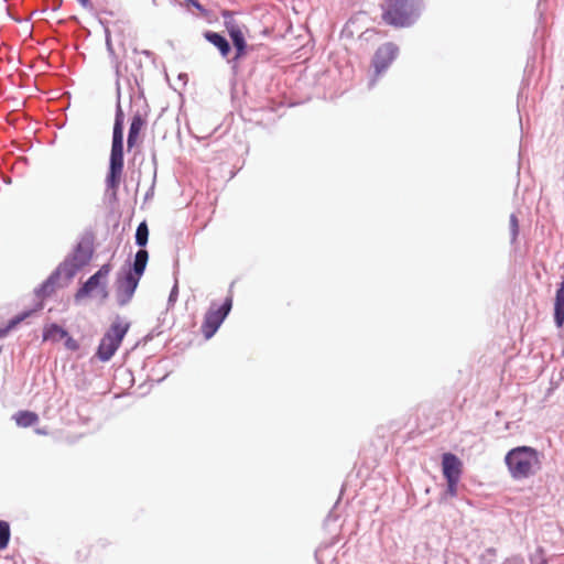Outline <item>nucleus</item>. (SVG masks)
I'll return each instance as SVG.
<instances>
[{"label":"nucleus","instance_id":"f257e3e1","mask_svg":"<svg viewBox=\"0 0 564 564\" xmlns=\"http://www.w3.org/2000/svg\"><path fill=\"white\" fill-rule=\"evenodd\" d=\"M505 463L510 476L521 480L533 476L541 469L539 452L531 446H518L505 456Z\"/></svg>","mask_w":564,"mask_h":564},{"label":"nucleus","instance_id":"f03ea898","mask_svg":"<svg viewBox=\"0 0 564 564\" xmlns=\"http://www.w3.org/2000/svg\"><path fill=\"white\" fill-rule=\"evenodd\" d=\"M381 10L382 21L393 28H409L420 15L417 0H386Z\"/></svg>","mask_w":564,"mask_h":564},{"label":"nucleus","instance_id":"7ed1b4c3","mask_svg":"<svg viewBox=\"0 0 564 564\" xmlns=\"http://www.w3.org/2000/svg\"><path fill=\"white\" fill-rule=\"evenodd\" d=\"M130 328V323L117 316L100 339L96 357L100 361H109L119 349L124 336Z\"/></svg>","mask_w":564,"mask_h":564},{"label":"nucleus","instance_id":"20e7f679","mask_svg":"<svg viewBox=\"0 0 564 564\" xmlns=\"http://www.w3.org/2000/svg\"><path fill=\"white\" fill-rule=\"evenodd\" d=\"M231 307L232 295L227 296L225 302L220 306H217L215 303H212V305L204 315V319L200 326V330L205 339H210L216 334V332L218 330V328L229 314Z\"/></svg>","mask_w":564,"mask_h":564},{"label":"nucleus","instance_id":"39448f33","mask_svg":"<svg viewBox=\"0 0 564 564\" xmlns=\"http://www.w3.org/2000/svg\"><path fill=\"white\" fill-rule=\"evenodd\" d=\"M123 172V135H112L110 166L107 176V185L109 188L116 189L120 182Z\"/></svg>","mask_w":564,"mask_h":564},{"label":"nucleus","instance_id":"423d86ee","mask_svg":"<svg viewBox=\"0 0 564 564\" xmlns=\"http://www.w3.org/2000/svg\"><path fill=\"white\" fill-rule=\"evenodd\" d=\"M398 46L391 42L384 43L378 47L371 62L375 68V73L370 83L371 86L376 84L381 74L386 72L392 64L398 55Z\"/></svg>","mask_w":564,"mask_h":564},{"label":"nucleus","instance_id":"0eeeda50","mask_svg":"<svg viewBox=\"0 0 564 564\" xmlns=\"http://www.w3.org/2000/svg\"><path fill=\"white\" fill-rule=\"evenodd\" d=\"M111 270L112 265L110 263L101 265L100 269L77 291L75 295L76 300L89 296L97 289H100L104 293V297H106L108 295L106 291V281Z\"/></svg>","mask_w":564,"mask_h":564},{"label":"nucleus","instance_id":"6e6552de","mask_svg":"<svg viewBox=\"0 0 564 564\" xmlns=\"http://www.w3.org/2000/svg\"><path fill=\"white\" fill-rule=\"evenodd\" d=\"M221 17L224 18L225 28L232 40L234 46L236 48L235 59H239L246 54L247 43L243 36V33L238 25V23L232 19V12L228 10H224L221 12Z\"/></svg>","mask_w":564,"mask_h":564},{"label":"nucleus","instance_id":"1a4fd4ad","mask_svg":"<svg viewBox=\"0 0 564 564\" xmlns=\"http://www.w3.org/2000/svg\"><path fill=\"white\" fill-rule=\"evenodd\" d=\"M43 340L51 341L53 344L64 340L65 348L70 351H76L79 348V344L77 343V340L69 336L66 329H64L63 327L55 323L47 324L44 326Z\"/></svg>","mask_w":564,"mask_h":564},{"label":"nucleus","instance_id":"9d476101","mask_svg":"<svg viewBox=\"0 0 564 564\" xmlns=\"http://www.w3.org/2000/svg\"><path fill=\"white\" fill-rule=\"evenodd\" d=\"M140 278L129 271L123 279L118 281L117 295L121 305L127 304L133 296Z\"/></svg>","mask_w":564,"mask_h":564},{"label":"nucleus","instance_id":"9b49d317","mask_svg":"<svg viewBox=\"0 0 564 564\" xmlns=\"http://www.w3.org/2000/svg\"><path fill=\"white\" fill-rule=\"evenodd\" d=\"M442 471L445 479H460L463 463L456 455L445 453L442 456Z\"/></svg>","mask_w":564,"mask_h":564},{"label":"nucleus","instance_id":"f8f14e48","mask_svg":"<svg viewBox=\"0 0 564 564\" xmlns=\"http://www.w3.org/2000/svg\"><path fill=\"white\" fill-rule=\"evenodd\" d=\"M91 257H93L91 246L88 242H86V243L80 242V243H78L77 248L74 251L73 259H72L73 265L75 268H82L90 261Z\"/></svg>","mask_w":564,"mask_h":564},{"label":"nucleus","instance_id":"ddd939ff","mask_svg":"<svg viewBox=\"0 0 564 564\" xmlns=\"http://www.w3.org/2000/svg\"><path fill=\"white\" fill-rule=\"evenodd\" d=\"M145 126V119L141 113H135L130 123L129 134H128V148L131 149L137 144L140 132Z\"/></svg>","mask_w":564,"mask_h":564},{"label":"nucleus","instance_id":"4468645a","mask_svg":"<svg viewBox=\"0 0 564 564\" xmlns=\"http://www.w3.org/2000/svg\"><path fill=\"white\" fill-rule=\"evenodd\" d=\"M554 321L557 327H562L564 324V279L555 294Z\"/></svg>","mask_w":564,"mask_h":564},{"label":"nucleus","instance_id":"2eb2a0df","mask_svg":"<svg viewBox=\"0 0 564 564\" xmlns=\"http://www.w3.org/2000/svg\"><path fill=\"white\" fill-rule=\"evenodd\" d=\"M204 36L209 43H212L214 46H216L219 50L223 57H227L229 55L230 45H229L228 41L223 35H220L219 33H216V32L207 31L204 34Z\"/></svg>","mask_w":564,"mask_h":564},{"label":"nucleus","instance_id":"dca6fc26","mask_svg":"<svg viewBox=\"0 0 564 564\" xmlns=\"http://www.w3.org/2000/svg\"><path fill=\"white\" fill-rule=\"evenodd\" d=\"M13 420L15 421L17 425L20 427H30L35 425L39 422V415L35 412L32 411H18L13 415Z\"/></svg>","mask_w":564,"mask_h":564},{"label":"nucleus","instance_id":"f3484780","mask_svg":"<svg viewBox=\"0 0 564 564\" xmlns=\"http://www.w3.org/2000/svg\"><path fill=\"white\" fill-rule=\"evenodd\" d=\"M148 259H149L148 251L144 249L139 250L135 254L134 262H133V269H132L131 273L135 274L138 278H141L145 270Z\"/></svg>","mask_w":564,"mask_h":564},{"label":"nucleus","instance_id":"a211bd4d","mask_svg":"<svg viewBox=\"0 0 564 564\" xmlns=\"http://www.w3.org/2000/svg\"><path fill=\"white\" fill-rule=\"evenodd\" d=\"M149 238V228L145 221L139 224L135 231V242L140 247H144Z\"/></svg>","mask_w":564,"mask_h":564},{"label":"nucleus","instance_id":"6ab92c4d","mask_svg":"<svg viewBox=\"0 0 564 564\" xmlns=\"http://www.w3.org/2000/svg\"><path fill=\"white\" fill-rule=\"evenodd\" d=\"M10 540V527L6 521H0V550L8 546Z\"/></svg>","mask_w":564,"mask_h":564},{"label":"nucleus","instance_id":"aec40b11","mask_svg":"<svg viewBox=\"0 0 564 564\" xmlns=\"http://www.w3.org/2000/svg\"><path fill=\"white\" fill-rule=\"evenodd\" d=\"M117 132L119 133V135H123V112L120 105H118L117 107L112 135H117Z\"/></svg>","mask_w":564,"mask_h":564},{"label":"nucleus","instance_id":"412c9836","mask_svg":"<svg viewBox=\"0 0 564 564\" xmlns=\"http://www.w3.org/2000/svg\"><path fill=\"white\" fill-rule=\"evenodd\" d=\"M23 318L24 316H17L15 318L11 319L6 327H0V338L6 337L8 333L14 328Z\"/></svg>","mask_w":564,"mask_h":564},{"label":"nucleus","instance_id":"4be33fe9","mask_svg":"<svg viewBox=\"0 0 564 564\" xmlns=\"http://www.w3.org/2000/svg\"><path fill=\"white\" fill-rule=\"evenodd\" d=\"M446 482H447V492L451 496H456L457 485L459 482V479H446Z\"/></svg>","mask_w":564,"mask_h":564},{"label":"nucleus","instance_id":"5701e85b","mask_svg":"<svg viewBox=\"0 0 564 564\" xmlns=\"http://www.w3.org/2000/svg\"><path fill=\"white\" fill-rule=\"evenodd\" d=\"M510 226L512 230V238L516 239L519 229L518 218L516 215L510 216Z\"/></svg>","mask_w":564,"mask_h":564},{"label":"nucleus","instance_id":"b1692460","mask_svg":"<svg viewBox=\"0 0 564 564\" xmlns=\"http://www.w3.org/2000/svg\"><path fill=\"white\" fill-rule=\"evenodd\" d=\"M80 6L87 10H91L93 9V3L90 0H77Z\"/></svg>","mask_w":564,"mask_h":564},{"label":"nucleus","instance_id":"393cba45","mask_svg":"<svg viewBox=\"0 0 564 564\" xmlns=\"http://www.w3.org/2000/svg\"><path fill=\"white\" fill-rule=\"evenodd\" d=\"M185 1L189 4H192L193 7H195L200 12H204V8L198 1H196V0H185Z\"/></svg>","mask_w":564,"mask_h":564},{"label":"nucleus","instance_id":"a878e982","mask_svg":"<svg viewBox=\"0 0 564 564\" xmlns=\"http://www.w3.org/2000/svg\"><path fill=\"white\" fill-rule=\"evenodd\" d=\"M36 433H37V434H45V431L37 429V430H36Z\"/></svg>","mask_w":564,"mask_h":564}]
</instances>
